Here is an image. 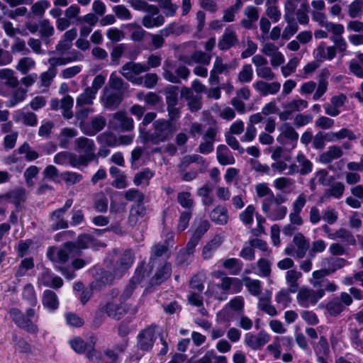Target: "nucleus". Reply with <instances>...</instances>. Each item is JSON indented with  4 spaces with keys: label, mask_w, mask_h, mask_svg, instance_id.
<instances>
[{
    "label": "nucleus",
    "mask_w": 363,
    "mask_h": 363,
    "mask_svg": "<svg viewBox=\"0 0 363 363\" xmlns=\"http://www.w3.org/2000/svg\"><path fill=\"white\" fill-rule=\"evenodd\" d=\"M153 131L145 132L140 129V138L143 143H151L157 145L172 138L174 130L169 121L159 119L152 123Z\"/></svg>",
    "instance_id": "nucleus-1"
},
{
    "label": "nucleus",
    "mask_w": 363,
    "mask_h": 363,
    "mask_svg": "<svg viewBox=\"0 0 363 363\" xmlns=\"http://www.w3.org/2000/svg\"><path fill=\"white\" fill-rule=\"evenodd\" d=\"M72 245L69 243L64 248L50 247L47 251V257L55 264V268L60 271L62 274L68 279H72L75 277L74 271L70 269L62 267L66 263L69 258V253Z\"/></svg>",
    "instance_id": "nucleus-2"
},
{
    "label": "nucleus",
    "mask_w": 363,
    "mask_h": 363,
    "mask_svg": "<svg viewBox=\"0 0 363 363\" xmlns=\"http://www.w3.org/2000/svg\"><path fill=\"white\" fill-rule=\"evenodd\" d=\"M106 298V303L102 307V311L106 313L108 317L116 320H120L128 311V305L120 303L118 290H111L107 295Z\"/></svg>",
    "instance_id": "nucleus-3"
},
{
    "label": "nucleus",
    "mask_w": 363,
    "mask_h": 363,
    "mask_svg": "<svg viewBox=\"0 0 363 363\" xmlns=\"http://www.w3.org/2000/svg\"><path fill=\"white\" fill-rule=\"evenodd\" d=\"M76 150L79 153L83 155L77 157L81 166H86L89 162L93 161L96 158L95 145L92 140L80 137L75 140Z\"/></svg>",
    "instance_id": "nucleus-4"
},
{
    "label": "nucleus",
    "mask_w": 363,
    "mask_h": 363,
    "mask_svg": "<svg viewBox=\"0 0 363 363\" xmlns=\"http://www.w3.org/2000/svg\"><path fill=\"white\" fill-rule=\"evenodd\" d=\"M324 294L325 290L323 289L314 290L306 286H303L298 291L296 296L297 303L300 306L303 308L313 306Z\"/></svg>",
    "instance_id": "nucleus-5"
},
{
    "label": "nucleus",
    "mask_w": 363,
    "mask_h": 363,
    "mask_svg": "<svg viewBox=\"0 0 363 363\" xmlns=\"http://www.w3.org/2000/svg\"><path fill=\"white\" fill-rule=\"evenodd\" d=\"M262 210L271 220H282L287 213V208L280 205L276 199H264Z\"/></svg>",
    "instance_id": "nucleus-6"
},
{
    "label": "nucleus",
    "mask_w": 363,
    "mask_h": 363,
    "mask_svg": "<svg viewBox=\"0 0 363 363\" xmlns=\"http://www.w3.org/2000/svg\"><path fill=\"white\" fill-rule=\"evenodd\" d=\"M308 106L307 101L300 98H294L282 105L284 110L279 113V118L282 121L290 120L293 117L294 112L301 111L306 108Z\"/></svg>",
    "instance_id": "nucleus-7"
},
{
    "label": "nucleus",
    "mask_w": 363,
    "mask_h": 363,
    "mask_svg": "<svg viewBox=\"0 0 363 363\" xmlns=\"http://www.w3.org/2000/svg\"><path fill=\"white\" fill-rule=\"evenodd\" d=\"M353 302L350 294L346 292H341L339 296L335 297L326 305V310L333 316L341 313L347 306H350Z\"/></svg>",
    "instance_id": "nucleus-8"
},
{
    "label": "nucleus",
    "mask_w": 363,
    "mask_h": 363,
    "mask_svg": "<svg viewBox=\"0 0 363 363\" xmlns=\"http://www.w3.org/2000/svg\"><path fill=\"white\" fill-rule=\"evenodd\" d=\"M110 125L116 131H130L134 128V121L124 111H118L113 115Z\"/></svg>",
    "instance_id": "nucleus-9"
},
{
    "label": "nucleus",
    "mask_w": 363,
    "mask_h": 363,
    "mask_svg": "<svg viewBox=\"0 0 363 363\" xmlns=\"http://www.w3.org/2000/svg\"><path fill=\"white\" fill-rule=\"evenodd\" d=\"M164 22V17L160 13V10L155 5L150 6L149 10L142 18L143 26L147 29L160 27Z\"/></svg>",
    "instance_id": "nucleus-10"
},
{
    "label": "nucleus",
    "mask_w": 363,
    "mask_h": 363,
    "mask_svg": "<svg viewBox=\"0 0 363 363\" xmlns=\"http://www.w3.org/2000/svg\"><path fill=\"white\" fill-rule=\"evenodd\" d=\"M296 160L298 164H291L289 166V172L286 174L294 175L300 173L301 175H306L312 172L313 163L306 158L302 152H298Z\"/></svg>",
    "instance_id": "nucleus-11"
},
{
    "label": "nucleus",
    "mask_w": 363,
    "mask_h": 363,
    "mask_svg": "<svg viewBox=\"0 0 363 363\" xmlns=\"http://www.w3.org/2000/svg\"><path fill=\"white\" fill-rule=\"evenodd\" d=\"M9 314L12 320L17 326L26 330L27 332L35 334L38 333V329L30 320L26 318L24 314L17 308H11L9 311Z\"/></svg>",
    "instance_id": "nucleus-12"
},
{
    "label": "nucleus",
    "mask_w": 363,
    "mask_h": 363,
    "mask_svg": "<svg viewBox=\"0 0 363 363\" xmlns=\"http://www.w3.org/2000/svg\"><path fill=\"white\" fill-rule=\"evenodd\" d=\"M253 89L261 96L276 95L279 92L281 84L277 81L271 82L264 80H257L252 84Z\"/></svg>",
    "instance_id": "nucleus-13"
},
{
    "label": "nucleus",
    "mask_w": 363,
    "mask_h": 363,
    "mask_svg": "<svg viewBox=\"0 0 363 363\" xmlns=\"http://www.w3.org/2000/svg\"><path fill=\"white\" fill-rule=\"evenodd\" d=\"M231 68L230 65L223 62L220 57H216L210 72L208 82L211 85H218L220 82L219 74H227Z\"/></svg>",
    "instance_id": "nucleus-14"
},
{
    "label": "nucleus",
    "mask_w": 363,
    "mask_h": 363,
    "mask_svg": "<svg viewBox=\"0 0 363 363\" xmlns=\"http://www.w3.org/2000/svg\"><path fill=\"white\" fill-rule=\"evenodd\" d=\"M269 341V335L264 330L255 335L251 333L245 335L244 342L246 345L254 350L261 349Z\"/></svg>",
    "instance_id": "nucleus-15"
},
{
    "label": "nucleus",
    "mask_w": 363,
    "mask_h": 363,
    "mask_svg": "<svg viewBox=\"0 0 363 363\" xmlns=\"http://www.w3.org/2000/svg\"><path fill=\"white\" fill-rule=\"evenodd\" d=\"M178 26L176 23H170L163 29H161L157 34H150L151 45L155 49L162 47L164 43V38L177 33Z\"/></svg>",
    "instance_id": "nucleus-16"
},
{
    "label": "nucleus",
    "mask_w": 363,
    "mask_h": 363,
    "mask_svg": "<svg viewBox=\"0 0 363 363\" xmlns=\"http://www.w3.org/2000/svg\"><path fill=\"white\" fill-rule=\"evenodd\" d=\"M279 130L280 134L277 138V142L285 145L286 143L285 140L286 139L290 140L293 143L292 147H295L298 139V134L294 127L289 123H284L279 128Z\"/></svg>",
    "instance_id": "nucleus-17"
},
{
    "label": "nucleus",
    "mask_w": 363,
    "mask_h": 363,
    "mask_svg": "<svg viewBox=\"0 0 363 363\" xmlns=\"http://www.w3.org/2000/svg\"><path fill=\"white\" fill-rule=\"evenodd\" d=\"M38 284L44 286L59 289L63 285V280L58 276L54 275L48 269H44L39 274Z\"/></svg>",
    "instance_id": "nucleus-18"
},
{
    "label": "nucleus",
    "mask_w": 363,
    "mask_h": 363,
    "mask_svg": "<svg viewBox=\"0 0 363 363\" xmlns=\"http://www.w3.org/2000/svg\"><path fill=\"white\" fill-rule=\"evenodd\" d=\"M196 163L200 166V172H204L208 167V162L199 155L193 154L184 156L178 165L179 171L187 169V168L192 164Z\"/></svg>",
    "instance_id": "nucleus-19"
},
{
    "label": "nucleus",
    "mask_w": 363,
    "mask_h": 363,
    "mask_svg": "<svg viewBox=\"0 0 363 363\" xmlns=\"http://www.w3.org/2000/svg\"><path fill=\"white\" fill-rule=\"evenodd\" d=\"M216 130L214 128H209L202 136L201 142L199 146V152L201 154L208 155L214 149Z\"/></svg>",
    "instance_id": "nucleus-20"
},
{
    "label": "nucleus",
    "mask_w": 363,
    "mask_h": 363,
    "mask_svg": "<svg viewBox=\"0 0 363 363\" xmlns=\"http://www.w3.org/2000/svg\"><path fill=\"white\" fill-rule=\"evenodd\" d=\"M184 63L191 65L194 63L208 65L211 62V55L201 50L194 51L191 56L182 55L179 57Z\"/></svg>",
    "instance_id": "nucleus-21"
},
{
    "label": "nucleus",
    "mask_w": 363,
    "mask_h": 363,
    "mask_svg": "<svg viewBox=\"0 0 363 363\" xmlns=\"http://www.w3.org/2000/svg\"><path fill=\"white\" fill-rule=\"evenodd\" d=\"M101 100L105 108L108 109H114L121 102L122 97L119 91L105 88Z\"/></svg>",
    "instance_id": "nucleus-22"
},
{
    "label": "nucleus",
    "mask_w": 363,
    "mask_h": 363,
    "mask_svg": "<svg viewBox=\"0 0 363 363\" xmlns=\"http://www.w3.org/2000/svg\"><path fill=\"white\" fill-rule=\"evenodd\" d=\"M321 267L325 268L329 274L343 268L348 264V262L344 258L328 257L322 259Z\"/></svg>",
    "instance_id": "nucleus-23"
},
{
    "label": "nucleus",
    "mask_w": 363,
    "mask_h": 363,
    "mask_svg": "<svg viewBox=\"0 0 363 363\" xmlns=\"http://www.w3.org/2000/svg\"><path fill=\"white\" fill-rule=\"evenodd\" d=\"M134 261L133 254L130 250H126L123 252L119 262L116 264L114 267V276L120 277L129 267H131Z\"/></svg>",
    "instance_id": "nucleus-24"
},
{
    "label": "nucleus",
    "mask_w": 363,
    "mask_h": 363,
    "mask_svg": "<svg viewBox=\"0 0 363 363\" xmlns=\"http://www.w3.org/2000/svg\"><path fill=\"white\" fill-rule=\"evenodd\" d=\"M181 96L187 101V105L191 111L195 112L201 109V97L195 95L191 89L183 87L181 89Z\"/></svg>",
    "instance_id": "nucleus-25"
},
{
    "label": "nucleus",
    "mask_w": 363,
    "mask_h": 363,
    "mask_svg": "<svg viewBox=\"0 0 363 363\" xmlns=\"http://www.w3.org/2000/svg\"><path fill=\"white\" fill-rule=\"evenodd\" d=\"M145 72H147V67H145V64L130 62L121 67V74L126 79H132L133 77H136Z\"/></svg>",
    "instance_id": "nucleus-26"
},
{
    "label": "nucleus",
    "mask_w": 363,
    "mask_h": 363,
    "mask_svg": "<svg viewBox=\"0 0 363 363\" xmlns=\"http://www.w3.org/2000/svg\"><path fill=\"white\" fill-rule=\"evenodd\" d=\"M54 162L59 165H70L73 167L80 168L81 164L77 160V156L72 152L62 151L56 154L54 157Z\"/></svg>",
    "instance_id": "nucleus-27"
},
{
    "label": "nucleus",
    "mask_w": 363,
    "mask_h": 363,
    "mask_svg": "<svg viewBox=\"0 0 363 363\" xmlns=\"http://www.w3.org/2000/svg\"><path fill=\"white\" fill-rule=\"evenodd\" d=\"M138 345L143 350H150L155 341V330L153 328H147L141 331L138 336Z\"/></svg>",
    "instance_id": "nucleus-28"
},
{
    "label": "nucleus",
    "mask_w": 363,
    "mask_h": 363,
    "mask_svg": "<svg viewBox=\"0 0 363 363\" xmlns=\"http://www.w3.org/2000/svg\"><path fill=\"white\" fill-rule=\"evenodd\" d=\"M336 55L334 46H326L325 43L322 42L313 52L314 57L320 62L325 60H331Z\"/></svg>",
    "instance_id": "nucleus-29"
},
{
    "label": "nucleus",
    "mask_w": 363,
    "mask_h": 363,
    "mask_svg": "<svg viewBox=\"0 0 363 363\" xmlns=\"http://www.w3.org/2000/svg\"><path fill=\"white\" fill-rule=\"evenodd\" d=\"M293 242L296 247L295 257L297 259L303 258L309 248V241L302 233H296L293 238Z\"/></svg>",
    "instance_id": "nucleus-30"
},
{
    "label": "nucleus",
    "mask_w": 363,
    "mask_h": 363,
    "mask_svg": "<svg viewBox=\"0 0 363 363\" xmlns=\"http://www.w3.org/2000/svg\"><path fill=\"white\" fill-rule=\"evenodd\" d=\"M223 242V237L221 235H215L203 247L202 257L204 259L212 258L215 252L218 249Z\"/></svg>",
    "instance_id": "nucleus-31"
},
{
    "label": "nucleus",
    "mask_w": 363,
    "mask_h": 363,
    "mask_svg": "<svg viewBox=\"0 0 363 363\" xmlns=\"http://www.w3.org/2000/svg\"><path fill=\"white\" fill-rule=\"evenodd\" d=\"M222 281L220 284H216L209 281L205 294L208 297H213L218 301H225L228 298V291L223 290Z\"/></svg>",
    "instance_id": "nucleus-32"
},
{
    "label": "nucleus",
    "mask_w": 363,
    "mask_h": 363,
    "mask_svg": "<svg viewBox=\"0 0 363 363\" xmlns=\"http://www.w3.org/2000/svg\"><path fill=\"white\" fill-rule=\"evenodd\" d=\"M165 94L168 111L171 117L174 118L178 114V112L174 108L178 99V87L172 86L166 90Z\"/></svg>",
    "instance_id": "nucleus-33"
},
{
    "label": "nucleus",
    "mask_w": 363,
    "mask_h": 363,
    "mask_svg": "<svg viewBox=\"0 0 363 363\" xmlns=\"http://www.w3.org/2000/svg\"><path fill=\"white\" fill-rule=\"evenodd\" d=\"M216 158L221 165L233 164L235 162L233 153L225 145H220L217 147Z\"/></svg>",
    "instance_id": "nucleus-34"
},
{
    "label": "nucleus",
    "mask_w": 363,
    "mask_h": 363,
    "mask_svg": "<svg viewBox=\"0 0 363 363\" xmlns=\"http://www.w3.org/2000/svg\"><path fill=\"white\" fill-rule=\"evenodd\" d=\"M237 43V36L234 30L230 28L225 29L220 38L218 46L221 50H226L235 45Z\"/></svg>",
    "instance_id": "nucleus-35"
},
{
    "label": "nucleus",
    "mask_w": 363,
    "mask_h": 363,
    "mask_svg": "<svg viewBox=\"0 0 363 363\" xmlns=\"http://www.w3.org/2000/svg\"><path fill=\"white\" fill-rule=\"evenodd\" d=\"M14 120L29 126H35L38 124L36 115L33 112L26 111L24 109H20L15 112Z\"/></svg>",
    "instance_id": "nucleus-36"
},
{
    "label": "nucleus",
    "mask_w": 363,
    "mask_h": 363,
    "mask_svg": "<svg viewBox=\"0 0 363 363\" xmlns=\"http://www.w3.org/2000/svg\"><path fill=\"white\" fill-rule=\"evenodd\" d=\"M106 118L102 116H96L93 118L88 127L84 128L83 132L89 135H94L100 132L106 126Z\"/></svg>",
    "instance_id": "nucleus-37"
},
{
    "label": "nucleus",
    "mask_w": 363,
    "mask_h": 363,
    "mask_svg": "<svg viewBox=\"0 0 363 363\" xmlns=\"http://www.w3.org/2000/svg\"><path fill=\"white\" fill-rule=\"evenodd\" d=\"M77 246L80 249L91 248L98 250L99 247H104V244L90 235H83L78 238Z\"/></svg>",
    "instance_id": "nucleus-38"
},
{
    "label": "nucleus",
    "mask_w": 363,
    "mask_h": 363,
    "mask_svg": "<svg viewBox=\"0 0 363 363\" xmlns=\"http://www.w3.org/2000/svg\"><path fill=\"white\" fill-rule=\"evenodd\" d=\"M223 290H227L230 294H237L241 291L242 289V282L238 278L224 277L222 279V286Z\"/></svg>",
    "instance_id": "nucleus-39"
},
{
    "label": "nucleus",
    "mask_w": 363,
    "mask_h": 363,
    "mask_svg": "<svg viewBox=\"0 0 363 363\" xmlns=\"http://www.w3.org/2000/svg\"><path fill=\"white\" fill-rule=\"evenodd\" d=\"M302 277V273L295 269L286 272L285 280L291 293H295L298 288V281Z\"/></svg>",
    "instance_id": "nucleus-40"
},
{
    "label": "nucleus",
    "mask_w": 363,
    "mask_h": 363,
    "mask_svg": "<svg viewBox=\"0 0 363 363\" xmlns=\"http://www.w3.org/2000/svg\"><path fill=\"white\" fill-rule=\"evenodd\" d=\"M343 152L339 146L332 145L328 150L319 156V160L323 164L331 162L334 160H337L342 157Z\"/></svg>",
    "instance_id": "nucleus-41"
},
{
    "label": "nucleus",
    "mask_w": 363,
    "mask_h": 363,
    "mask_svg": "<svg viewBox=\"0 0 363 363\" xmlns=\"http://www.w3.org/2000/svg\"><path fill=\"white\" fill-rule=\"evenodd\" d=\"M230 274L233 275L238 274L242 268V262L237 258L223 259L218 261Z\"/></svg>",
    "instance_id": "nucleus-42"
},
{
    "label": "nucleus",
    "mask_w": 363,
    "mask_h": 363,
    "mask_svg": "<svg viewBox=\"0 0 363 363\" xmlns=\"http://www.w3.org/2000/svg\"><path fill=\"white\" fill-rule=\"evenodd\" d=\"M271 292H266L263 296L259 297L258 308L271 316L277 315V311L274 306L271 304Z\"/></svg>",
    "instance_id": "nucleus-43"
},
{
    "label": "nucleus",
    "mask_w": 363,
    "mask_h": 363,
    "mask_svg": "<svg viewBox=\"0 0 363 363\" xmlns=\"http://www.w3.org/2000/svg\"><path fill=\"white\" fill-rule=\"evenodd\" d=\"M200 239L194 235L188 242L185 248L180 250L178 255V262L179 264L184 263L194 253L196 246L198 245Z\"/></svg>",
    "instance_id": "nucleus-44"
},
{
    "label": "nucleus",
    "mask_w": 363,
    "mask_h": 363,
    "mask_svg": "<svg viewBox=\"0 0 363 363\" xmlns=\"http://www.w3.org/2000/svg\"><path fill=\"white\" fill-rule=\"evenodd\" d=\"M63 211L59 208L54 211L50 215V220L52 221L51 228L53 230L64 229L68 227L67 222L64 220L65 216Z\"/></svg>",
    "instance_id": "nucleus-45"
},
{
    "label": "nucleus",
    "mask_w": 363,
    "mask_h": 363,
    "mask_svg": "<svg viewBox=\"0 0 363 363\" xmlns=\"http://www.w3.org/2000/svg\"><path fill=\"white\" fill-rule=\"evenodd\" d=\"M171 265L169 263H164L155 272L151 281L152 284H160L170 277Z\"/></svg>",
    "instance_id": "nucleus-46"
},
{
    "label": "nucleus",
    "mask_w": 363,
    "mask_h": 363,
    "mask_svg": "<svg viewBox=\"0 0 363 363\" xmlns=\"http://www.w3.org/2000/svg\"><path fill=\"white\" fill-rule=\"evenodd\" d=\"M43 305L50 311L57 309L59 306L57 296L50 290H45L43 295Z\"/></svg>",
    "instance_id": "nucleus-47"
},
{
    "label": "nucleus",
    "mask_w": 363,
    "mask_h": 363,
    "mask_svg": "<svg viewBox=\"0 0 363 363\" xmlns=\"http://www.w3.org/2000/svg\"><path fill=\"white\" fill-rule=\"evenodd\" d=\"M96 93H95L94 90L87 87L82 94L77 96L76 100L77 107L92 104L94 100L96 98Z\"/></svg>",
    "instance_id": "nucleus-48"
},
{
    "label": "nucleus",
    "mask_w": 363,
    "mask_h": 363,
    "mask_svg": "<svg viewBox=\"0 0 363 363\" xmlns=\"http://www.w3.org/2000/svg\"><path fill=\"white\" fill-rule=\"evenodd\" d=\"M210 218L216 224L225 225L228 219V211L224 207L218 206L211 211Z\"/></svg>",
    "instance_id": "nucleus-49"
},
{
    "label": "nucleus",
    "mask_w": 363,
    "mask_h": 363,
    "mask_svg": "<svg viewBox=\"0 0 363 363\" xmlns=\"http://www.w3.org/2000/svg\"><path fill=\"white\" fill-rule=\"evenodd\" d=\"M284 19L287 23V26L285 27L282 33V38L288 40L293 36L298 30V25L294 21L293 16L289 13L284 14Z\"/></svg>",
    "instance_id": "nucleus-50"
},
{
    "label": "nucleus",
    "mask_w": 363,
    "mask_h": 363,
    "mask_svg": "<svg viewBox=\"0 0 363 363\" xmlns=\"http://www.w3.org/2000/svg\"><path fill=\"white\" fill-rule=\"evenodd\" d=\"M1 197L5 200H9L16 206H18L26 200V194L25 189L20 188L7 193Z\"/></svg>",
    "instance_id": "nucleus-51"
},
{
    "label": "nucleus",
    "mask_w": 363,
    "mask_h": 363,
    "mask_svg": "<svg viewBox=\"0 0 363 363\" xmlns=\"http://www.w3.org/2000/svg\"><path fill=\"white\" fill-rule=\"evenodd\" d=\"M130 33V39L133 41L140 42L145 36V30L142 27L135 23H130L123 26Z\"/></svg>",
    "instance_id": "nucleus-52"
},
{
    "label": "nucleus",
    "mask_w": 363,
    "mask_h": 363,
    "mask_svg": "<svg viewBox=\"0 0 363 363\" xmlns=\"http://www.w3.org/2000/svg\"><path fill=\"white\" fill-rule=\"evenodd\" d=\"M344 191L345 186L343 184L340 182H335L332 184L330 188L325 192L320 201L323 202L325 199H328L331 196L335 199H340L342 196Z\"/></svg>",
    "instance_id": "nucleus-53"
},
{
    "label": "nucleus",
    "mask_w": 363,
    "mask_h": 363,
    "mask_svg": "<svg viewBox=\"0 0 363 363\" xmlns=\"http://www.w3.org/2000/svg\"><path fill=\"white\" fill-rule=\"evenodd\" d=\"M74 104V99L72 96L67 95L64 96L60 101V108L62 109V114L66 119H70L73 117L72 107Z\"/></svg>",
    "instance_id": "nucleus-54"
},
{
    "label": "nucleus",
    "mask_w": 363,
    "mask_h": 363,
    "mask_svg": "<svg viewBox=\"0 0 363 363\" xmlns=\"http://www.w3.org/2000/svg\"><path fill=\"white\" fill-rule=\"evenodd\" d=\"M256 213L255 207L250 204L240 213L239 218L245 226H251L254 222V216Z\"/></svg>",
    "instance_id": "nucleus-55"
},
{
    "label": "nucleus",
    "mask_w": 363,
    "mask_h": 363,
    "mask_svg": "<svg viewBox=\"0 0 363 363\" xmlns=\"http://www.w3.org/2000/svg\"><path fill=\"white\" fill-rule=\"evenodd\" d=\"M27 90L23 88H18L11 95L6 103L7 107L11 108L23 101L26 98Z\"/></svg>",
    "instance_id": "nucleus-56"
},
{
    "label": "nucleus",
    "mask_w": 363,
    "mask_h": 363,
    "mask_svg": "<svg viewBox=\"0 0 363 363\" xmlns=\"http://www.w3.org/2000/svg\"><path fill=\"white\" fill-rule=\"evenodd\" d=\"M253 69L251 65L245 64L238 74L237 81L240 83H250L253 79Z\"/></svg>",
    "instance_id": "nucleus-57"
},
{
    "label": "nucleus",
    "mask_w": 363,
    "mask_h": 363,
    "mask_svg": "<svg viewBox=\"0 0 363 363\" xmlns=\"http://www.w3.org/2000/svg\"><path fill=\"white\" fill-rule=\"evenodd\" d=\"M0 78L5 81V84L11 87H16L18 80L14 76V72L11 69L4 68L0 69Z\"/></svg>",
    "instance_id": "nucleus-58"
},
{
    "label": "nucleus",
    "mask_w": 363,
    "mask_h": 363,
    "mask_svg": "<svg viewBox=\"0 0 363 363\" xmlns=\"http://www.w3.org/2000/svg\"><path fill=\"white\" fill-rule=\"evenodd\" d=\"M35 67L34 60L29 57H24L20 59L16 66V69L21 74H26Z\"/></svg>",
    "instance_id": "nucleus-59"
},
{
    "label": "nucleus",
    "mask_w": 363,
    "mask_h": 363,
    "mask_svg": "<svg viewBox=\"0 0 363 363\" xmlns=\"http://www.w3.org/2000/svg\"><path fill=\"white\" fill-rule=\"evenodd\" d=\"M257 272L255 274L261 277H269L271 274L272 263L267 259L261 258L257 262Z\"/></svg>",
    "instance_id": "nucleus-60"
},
{
    "label": "nucleus",
    "mask_w": 363,
    "mask_h": 363,
    "mask_svg": "<svg viewBox=\"0 0 363 363\" xmlns=\"http://www.w3.org/2000/svg\"><path fill=\"white\" fill-rule=\"evenodd\" d=\"M245 14L247 17V20H243L242 25L247 28H250L252 23L258 19V11L254 6H247L245 9Z\"/></svg>",
    "instance_id": "nucleus-61"
},
{
    "label": "nucleus",
    "mask_w": 363,
    "mask_h": 363,
    "mask_svg": "<svg viewBox=\"0 0 363 363\" xmlns=\"http://www.w3.org/2000/svg\"><path fill=\"white\" fill-rule=\"evenodd\" d=\"M324 28L328 31V33H332V36L330 37L331 40L332 39H335L342 36V34L345 32V28L342 24L335 23L331 21H328Z\"/></svg>",
    "instance_id": "nucleus-62"
},
{
    "label": "nucleus",
    "mask_w": 363,
    "mask_h": 363,
    "mask_svg": "<svg viewBox=\"0 0 363 363\" xmlns=\"http://www.w3.org/2000/svg\"><path fill=\"white\" fill-rule=\"evenodd\" d=\"M244 284L249 292L253 296H258L261 292V281L250 277L243 278Z\"/></svg>",
    "instance_id": "nucleus-63"
},
{
    "label": "nucleus",
    "mask_w": 363,
    "mask_h": 363,
    "mask_svg": "<svg viewBox=\"0 0 363 363\" xmlns=\"http://www.w3.org/2000/svg\"><path fill=\"white\" fill-rule=\"evenodd\" d=\"M153 176L154 172L150 169L145 168L135 174L133 182L137 186L143 184H148L150 179L152 178Z\"/></svg>",
    "instance_id": "nucleus-64"
}]
</instances>
